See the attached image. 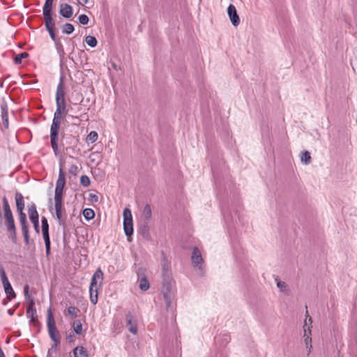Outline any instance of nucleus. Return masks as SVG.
I'll use <instances>...</instances> for the list:
<instances>
[{"label": "nucleus", "instance_id": "43", "mask_svg": "<svg viewBox=\"0 0 357 357\" xmlns=\"http://www.w3.org/2000/svg\"><path fill=\"white\" fill-rule=\"evenodd\" d=\"M22 232L23 236H29V226L22 227Z\"/></svg>", "mask_w": 357, "mask_h": 357}, {"label": "nucleus", "instance_id": "26", "mask_svg": "<svg viewBox=\"0 0 357 357\" xmlns=\"http://www.w3.org/2000/svg\"><path fill=\"white\" fill-rule=\"evenodd\" d=\"M75 30L74 26L70 23H66L62 26V32L65 34H70Z\"/></svg>", "mask_w": 357, "mask_h": 357}, {"label": "nucleus", "instance_id": "22", "mask_svg": "<svg viewBox=\"0 0 357 357\" xmlns=\"http://www.w3.org/2000/svg\"><path fill=\"white\" fill-rule=\"evenodd\" d=\"M301 160L305 165H308L311 162V156L309 151H305L301 153Z\"/></svg>", "mask_w": 357, "mask_h": 357}, {"label": "nucleus", "instance_id": "8", "mask_svg": "<svg viewBox=\"0 0 357 357\" xmlns=\"http://www.w3.org/2000/svg\"><path fill=\"white\" fill-rule=\"evenodd\" d=\"M0 276L2 282V284L4 289V291L7 295V297L11 300L16 297V294L8 279L6 274V271L2 265L0 264Z\"/></svg>", "mask_w": 357, "mask_h": 357}, {"label": "nucleus", "instance_id": "23", "mask_svg": "<svg viewBox=\"0 0 357 357\" xmlns=\"http://www.w3.org/2000/svg\"><path fill=\"white\" fill-rule=\"evenodd\" d=\"M139 286L140 289L142 291H146L149 289L150 284L146 278L143 277L139 280Z\"/></svg>", "mask_w": 357, "mask_h": 357}, {"label": "nucleus", "instance_id": "13", "mask_svg": "<svg viewBox=\"0 0 357 357\" xmlns=\"http://www.w3.org/2000/svg\"><path fill=\"white\" fill-rule=\"evenodd\" d=\"M312 319L311 317L308 314V312H306L305 319L304 320L303 328V337H309L312 335Z\"/></svg>", "mask_w": 357, "mask_h": 357}, {"label": "nucleus", "instance_id": "3", "mask_svg": "<svg viewBox=\"0 0 357 357\" xmlns=\"http://www.w3.org/2000/svg\"><path fill=\"white\" fill-rule=\"evenodd\" d=\"M54 0H45L43 7V14L45 20V25L47 31H48L51 39L54 41L56 40V34L54 32L55 23L52 17V10L53 6Z\"/></svg>", "mask_w": 357, "mask_h": 357}, {"label": "nucleus", "instance_id": "5", "mask_svg": "<svg viewBox=\"0 0 357 357\" xmlns=\"http://www.w3.org/2000/svg\"><path fill=\"white\" fill-rule=\"evenodd\" d=\"M2 202L5 225L7 228V231L10 234L12 239L13 241H15L17 235L16 227L8 201L7 198L4 197L2 199Z\"/></svg>", "mask_w": 357, "mask_h": 357}, {"label": "nucleus", "instance_id": "2", "mask_svg": "<svg viewBox=\"0 0 357 357\" xmlns=\"http://www.w3.org/2000/svg\"><path fill=\"white\" fill-rule=\"evenodd\" d=\"M162 293L165 302L167 310H172V302L174 298V283L169 273L163 268Z\"/></svg>", "mask_w": 357, "mask_h": 357}, {"label": "nucleus", "instance_id": "6", "mask_svg": "<svg viewBox=\"0 0 357 357\" xmlns=\"http://www.w3.org/2000/svg\"><path fill=\"white\" fill-rule=\"evenodd\" d=\"M102 280L103 273L100 268H98L92 276L89 287L90 300L93 305H96L98 302V289L101 286Z\"/></svg>", "mask_w": 357, "mask_h": 357}, {"label": "nucleus", "instance_id": "42", "mask_svg": "<svg viewBox=\"0 0 357 357\" xmlns=\"http://www.w3.org/2000/svg\"><path fill=\"white\" fill-rule=\"evenodd\" d=\"M24 296L26 298V300H31V296L29 294V286L26 284L24 286Z\"/></svg>", "mask_w": 357, "mask_h": 357}, {"label": "nucleus", "instance_id": "32", "mask_svg": "<svg viewBox=\"0 0 357 357\" xmlns=\"http://www.w3.org/2000/svg\"><path fill=\"white\" fill-rule=\"evenodd\" d=\"M303 340H304V343L305 344L306 349H307V355H309L311 353L312 349V337H305V338H303Z\"/></svg>", "mask_w": 357, "mask_h": 357}, {"label": "nucleus", "instance_id": "38", "mask_svg": "<svg viewBox=\"0 0 357 357\" xmlns=\"http://www.w3.org/2000/svg\"><path fill=\"white\" fill-rule=\"evenodd\" d=\"M1 116H2V119L3 121V124H4L5 127L7 128L8 126V116L7 112L5 110H3Z\"/></svg>", "mask_w": 357, "mask_h": 357}, {"label": "nucleus", "instance_id": "18", "mask_svg": "<svg viewBox=\"0 0 357 357\" xmlns=\"http://www.w3.org/2000/svg\"><path fill=\"white\" fill-rule=\"evenodd\" d=\"M28 213L30 220L32 222L39 220L38 213L36 210V206L34 204H31L28 206Z\"/></svg>", "mask_w": 357, "mask_h": 357}, {"label": "nucleus", "instance_id": "11", "mask_svg": "<svg viewBox=\"0 0 357 357\" xmlns=\"http://www.w3.org/2000/svg\"><path fill=\"white\" fill-rule=\"evenodd\" d=\"M35 302L33 299H31L29 302L27 309H26V316L30 319V323H33V324H36L38 323V317L36 315V309L34 307Z\"/></svg>", "mask_w": 357, "mask_h": 357}, {"label": "nucleus", "instance_id": "44", "mask_svg": "<svg viewBox=\"0 0 357 357\" xmlns=\"http://www.w3.org/2000/svg\"><path fill=\"white\" fill-rule=\"evenodd\" d=\"M34 229L37 233H39V220L32 222Z\"/></svg>", "mask_w": 357, "mask_h": 357}, {"label": "nucleus", "instance_id": "33", "mask_svg": "<svg viewBox=\"0 0 357 357\" xmlns=\"http://www.w3.org/2000/svg\"><path fill=\"white\" fill-rule=\"evenodd\" d=\"M80 183L84 187H88L91 184L90 178L87 176L83 175L80 178Z\"/></svg>", "mask_w": 357, "mask_h": 357}, {"label": "nucleus", "instance_id": "29", "mask_svg": "<svg viewBox=\"0 0 357 357\" xmlns=\"http://www.w3.org/2000/svg\"><path fill=\"white\" fill-rule=\"evenodd\" d=\"M19 220L21 227L29 226L26 220V215L24 212H19Z\"/></svg>", "mask_w": 357, "mask_h": 357}, {"label": "nucleus", "instance_id": "27", "mask_svg": "<svg viewBox=\"0 0 357 357\" xmlns=\"http://www.w3.org/2000/svg\"><path fill=\"white\" fill-rule=\"evenodd\" d=\"M85 42L86 43V44L89 46H90L91 47H96L98 43L97 39L94 36H86Z\"/></svg>", "mask_w": 357, "mask_h": 357}, {"label": "nucleus", "instance_id": "30", "mask_svg": "<svg viewBox=\"0 0 357 357\" xmlns=\"http://www.w3.org/2000/svg\"><path fill=\"white\" fill-rule=\"evenodd\" d=\"M277 287L280 290L285 294H288V288L286 282L280 280H277Z\"/></svg>", "mask_w": 357, "mask_h": 357}, {"label": "nucleus", "instance_id": "31", "mask_svg": "<svg viewBox=\"0 0 357 357\" xmlns=\"http://www.w3.org/2000/svg\"><path fill=\"white\" fill-rule=\"evenodd\" d=\"M29 56V54L27 52H22L17 55L14 59V61L16 64H20L22 62L23 59H25Z\"/></svg>", "mask_w": 357, "mask_h": 357}, {"label": "nucleus", "instance_id": "48", "mask_svg": "<svg viewBox=\"0 0 357 357\" xmlns=\"http://www.w3.org/2000/svg\"><path fill=\"white\" fill-rule=\"evenodd\" d=\"M57 348V347H55V343L54 344V345L52 347V348L49 350L48 353L50 354V351L53 349L56 350Z\"/></svg>", "mask_w": 357, "mask_h": 357}, {"label": "nucleus", "instance_id": "39", "mask_svg": "<svg viewBox=\"0 0 357 357\" xmlns=\"http://www.w3.org/2000/svg\"><path fill=\"white\" fill-rule=\"evenodd\" d=\"M78 171V167L77 165L73 164L70 166L68 172L72 175H76Z\"/></svg>", "mask_w": 357, "mask_h": 357}, {"label": "nucleus", "instance_id": "36", "mask_svg": "<svg viewBox=\"0 0 357 357\" xmlns=\"http://www.w3.org/2000/svg\"><path fill=\"white\" fill-rule=\"evenodd\" d=\"M143 215L146 219H149L151 215V209L149 205H146L143 210Z\"/></svg>", "mask_w": 357, "mask_h": 357}, {"label": "nucleus", "instance_id": "25", "mask_svg": "<svg viewBox=\"0 0 357 357\" xmlns=\"http://www.w3.org/2000/svg\"><path fill=\"white\" fill-rule=\"evenodd\" d=\"M73 328L75 333L81 335L82 332V325L79 320H75L73 324Z\"/></svg>", "mask_w": 357, "mask_h": 357}, {"label": "nucleus", "instance_id": "20", "mask_svg": "<svg viewBox=\"0 0 357 357\" xmlns=\"http://www.w3.org/2000/svg\"><path fill=\"white\" fill-rule=\"evenodd\" d=\"M75 357H88L86 350L83 347H77L73 350Z\"/></svg>", "mask_w": 357, "mask_h": 357}, {"label": "nucleus", "instance_id": "24", "mask_svg": "<svg viewBox=\"0 0 357 357\" xmlns=\"http://www.w3.org/2000/svg\"><path fill=\"white\" fill-rule=\"evenodd\" d=\"M83 215L86 220H91L94 218L95 213L91 208H85L83 211Z\"/></svg>", "mask_w": 357, "mask_h": 357}, {"label": "nucleus", "instance_id": "17", "mask_svg": "<svg viewBox=\"0 0 357 357\" xmlns=\"http://www.w3.org/2000/svg\"><path fill=\"white\" fill-rule=\"evenodd\" d=\"M15 199L17 212H23L24 208V201L22 195L20 192H16Z\"/></svg>", "mask_w": 357, "mask_h": 357}, {"label": "nucleus", "instance_id": "1", "mask_svg": "<svg viewBox=\"0 0 357 357\" xmlns=\"http://www.w3.org/2000/svg\"><path fill=\"white\" fill-rule=\"evenodd\" d=\"M66 185L65 174L61 167L59 172L58 179L56 183V188L54 191V208L56 212V217L60 225H64L63 220L62 211L63 209V192Z\"/></svg>", "mask_w": 357, "mask_h": 357}, {"label": "nucleus", "instance_id": "46", "mask_svg": "<svg viewBox=\"0 0 357 357\" xmlns=\"http://www.w3.org/2000/svg\"><path fill=\"white\" fill-rule=\"evenodd\" d=\"M74 339V335H70L67 337V340L69 341V342H72Z\"/></svg>", "mask_w": 357, "mask_h": 357}, {"label": "nucleus", "instance_id": "49", "mask_svg": "<svg viewBox=\"0 0 357 357\" xmlns=\"http://www.w3.org/2000/svg\"><path fill=\"white\" fill-rule=\"evenodd\" d=\"M8 312L10 315H13V310H8Z\"/></svg>", "mask_w": 357, "mask_h": 357}, {"label": "nucleus", "instance_id": "41", "mask_svg": "<svg viewBox=\"0 0 357 357\" xmlns=\"http://www.w3.org/2000/svg\"><path fill=\"white\" fill-rule=\"evenodd\" d=\"M68 116L69 119H70L73 121V123L75 125H79V124L80 119H79V116H74V115H70V114H69Z\"/></svg>", "mask_w": 357, "mask_h": 357}, {"label": "nucleus", "instance_id": "16", "mask_svg": "<svg viewBox=\"0 0 357 357\" xmlns=\"http://www.w3.org/2000/svg\"><path fill=\"white\" fill-rule=\"evenodd\" d=\"M65 100V87L63 79L61 78L60 82L56 88V101Z\"/></svg>", "mask_w": 357, "mask_h": 357}, {"label": "nucleus", "instance_id": "47", "mask_svg": "<svg viewBox=\"0 0 357 357\" xmlns=\"http://www.w3.org/2000/svg\"><path fill=\"white\" fill-rule=\"evenodd\" d=\"M79 2L80 4L84 5V4L87 3L88 0H79Z\"/></svg>", "mask_w": 357, "mask_h": 357}, {"label": "nucleus", "instance_id": "12", "mask_svg": "<svg viewBox=\"0 0 357 357\" xmlns=\"http://www.w3.org/2000/svg\"><path fill=\"white\" fill-rule=\"evenodd\" d=\"M227 14L233 26H237L240 24V18L237 14L236 7L233 4L228 6Z\"/></svg>", "mask_w": 357, "mask_h": 357}, {"label": "nucleus", "instance_id": "14", "mask_svg": "<svg viewBox=\"0 0 357 357\" xmlns=\"http://www.w3.org/2000/svg\"><path fill=\"white\" fill-rule=\"evenodd\" d=\"M126 327L128 331L132 334L136 335L137 333V325L136 320L133 318L132 314L128 312L126 314Z\"/></svg>", "mask_w": 357, "mask_h": 357}, {"label": "nucleus", "instance_id": "15", "mask_svg": "<svg viewBox=\"0 0 357 357\" xmlns=\"http://www.w3.org/2000/svg\"><path fill=\"white\" fill-rule=\"evenodd\" d=\"M73 10V7L68 3H61L59 6V14L65 18L71 17Z\"/></svg>", "mask_w": 357, "mask_h": 357}, {"label": "nucleus", "instance_id": "19", "mask_svg": "<svg viewBox=\"0 0 357 357\" xmlns=\"http://www.w3.org/2000/svg\"><path fill=\"white\" fill-rule=\"evenodd\" d=\"M56 111H59V112L63 113L66 115L68 114V112L70 110V109H66V100H56Z\"/></svg>", "mask_w": 357, "mask_h": 357}, {"label": "nucleus", "instance_id": "21", "mask_svg": "<svg viewBox=\"0 0 357 357\" xmlns=\"http://www.w3.org/2000/svg\"><path fill=\"white\" fill-rule=\"evenodd\" d=\"M42 232H43V236L45 244L46 254H47V255H49L50 253V245H51L49 231H42Z\"/></svg>", "mask_w": 357, "mask_h": 357}, {"label": "nucleus", "instance_id": "4", "mask_svg": "<svg viewBox=\"0 0 357 357\" xmlns=\"http://www.w3.org/2000/svg\"><path fill=\"white\" fill-rule=\"evenodd\" d=\"M66 116V114L59 112V111H55L54 114V118L50 128V142L55 155L58 153L57 141L60 125L63 116Z\"/></svg>", "mask_w": 357, "mask_h": 357}, {"label": "nucleus", "instance_id": "7", "mask_svg": "<svg viewBox=\"0 0 357 357\" xmlns=\"http://www.w3.org/2000/svg\"><path fill=\"white\" fill-rule=\"evenodd\" d=\"M47 328L50 339L55 343V347H57L61 342V336L56 328L51 307L47 310Z\"/></svg>", "mask_w": 357, "mask_h": 357}, {"label": "nucleus", "instance_id": "28", "mask_svg": "<svg viewBox=\"0 0 357 357\" xmlns=\"http://www.w3.org/2000/svg\"><path fill=\"white\" fill-rule=\"evenodd\" d=\"M98 137V135L96 131H91L89 134L86 137V142H90L91 143L95 142Z\"/></svg>", "mask_w": 357, "mask_h": 357}, {"label": "nucleus", "instance_id": "37", "mask_svg": "<svg viewBox=\"0 0 357 357\" xmlns=\"http://www.w3.org/2000/svg\"><path fill=\"white\" fill-rule=\"evenodd\" d=\"M42 222V231H49V225L47 220L45 217H43L41 220Z\"/></svg>", "mask_w": 357, "mask_h": 357}, {"label": "nucleus", "instance_id": "40", "mask_svg": "<svg viewBox=\"0 0 357 357\" xmlns=\"http://www.w3.org/2000/svg\"><path fill=\"white\" fill-rule=\"evenodd\" d=\"M89 200L92 203H97L99 200L98 196L96 193H90Z\"/></svg>", "mask_w": 357, "mask_h": 357}, {"label": "nucleus", "instance_id": "34", "mask_svg": "<svg viewBox=\"0 0 357 357\" xmlns=\"http://www.w3.org/2000/svg\"><path fill=\"white\" fill-rule=\"evenodd\" d=\"M79 22L82 25H86L89 23V19L86 15H80L78 17Z\"/></svg>", "mask_w": 357, "mask_h": 357}, {"label": "nucleus", "instance_id": "45", "mask_svg": "<svg viewBox=\"0 0 357 357\" xmlns=\"http://www.w3.org/2000/svg\"><path fill=\"white\" fill-rule=\"evenodd\" d=\"M23 237L24 239L25 244L28 245L29 244V236H25Z\"/></svg>", "mask_w": 357, "mask_h": 357}, {"label": "nucleus", "instance_id": "35", "mask_svg": "<svg viewBox=\"0 0 357 357\" xmlns=\"http://www.w3.org/2000/svg\"><path fill=\"white\" fill-rule=\"evenodd\" d=\"M79 312V310L74 307V306H70L68 308V313L75 317H77V315H78V312Z\"/></svg>", "mask_w": 357, "mask_h": 357}, {"label": "nucleus", "instance_id": "9", "mask_svg": "<svg viewBox=\"0 0 357 357\" xmlns=\"http://www.w3.org/2000/svg\"><path fill=\"white\" fill-rule=\"evenodd\" d=\"M123 229L125 234L128 236V238L130 237L133 234V224H132V217L131 211L126 208L123 210ZM130 241L129 238H128Z\"/></svg>", "mask_w": 357, "mask_h": 357}, {"label": "nucleus", "instance_id": "10", "mask_svg": "<svg viewBox=\"0 0 357 357\" xmlns=\"http://www.w3.org/2000/svg\"><path fill=\"white\" fill-rule=\"evenodd\" d=\"M192 264L194 268H197L200 271V275H203V268L202 264L204 263V259L202 257V254L198 248L195 247L192 250V254L191 257Z\"/></svg>", "mask_w": 357, "mask_h": 357}]
</instances>
